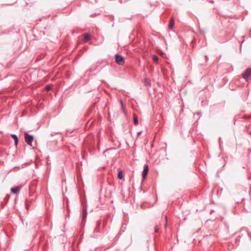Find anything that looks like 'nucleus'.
<instances>
[{
  "instance_id": "nucleus-8",
  "label": "nucleus",
  "mask_w": 251,
  "mask_h": 251,
  "mask_svg": "<svg viewBox=\"0 0 251 251\" xmlns=\"http://www.w3.org/2000/svg\"><path fill=\"white\" fill-rule=\"evenodd\" d=\"M174 21L173 18H171L170 21L169 27L170 29H172L174 27Z\"/></svg>"
},
{
  "instance_id": "nucleus-7",
  "label": "nucleus",
  "mask_w": 251,
  "mask_h": 251,
  "mask_svg": "<svg viewBox=\"0 0 251 251\" xmlns=\"http://www.w3.org/2000/svg\"><path fill=\"white\" fill-rule=\"evenodd\" d=\"M11 136L13 138L15 145L16 146L18 143V138L16 134H12L11 135Z\"/></svg>"
},
{
  "instance_id": "nucleus-6",
  "label": "nucleus",
  "mask_w": 251,
  "mask_h": 251,
  "mask_svg": "<svg viewBox=\"0 0 251 251\" xmlns=\"http://www.w3.org/2000/svg\"><path fill=\"white\" fill-rule=\"evenodd\" d=\"M87 215V209L86 208H84L83 209L82 212V222H84L85 221Z\"/></svg>"
},
{
  "instance_id": "nucleus-19",
  "label": "nucleus",
  "mask_w": 251,
  "mask_h": 251,
  "mask_svg": "<svg viewBox=\"0 0 251 251\" xmlns=\"http://www.w3.org/2000/svg\"><path fill=\"white\" fill-rule=\"evenodd\" d=\"M242 43H243V41H242V43H241V46H242Z\"/></svg>"
},
{
  "instance_id": "nucleus-13",
  "label": "nucleus",
  "mask_w": 251,
  "mask_h": 251,
  "mask_svg": "<svg viewBox=\"0 0 251 251\" xmlns=\"http://www.w3.org/2000/svg\"><path fill=\"white\" fill-rule=\"evenodd\" d=\"M133 122H134V125H137L138 124V118L135 116H134V117H133Z\"/></svg>"
},
{
  "instance_id": "nucleus-18",
  "label": "nucleus",
  "mask_w": 251,
  "mask_h": 251,
  "mask_svg": "<svg viewBox=\"0 0 251 251\" xmlns=\"http://www.w3.org/2000/svg\"><path fill=\"white\" fill-rule=\"evenodd\" d=\"M167 226V223H166L165 226L166 227Z\"/></svg>"
},
{
  "instance_id": "nucleus-9",
  "label": "nucleus",
  "mask_w": 251,
  "mask_h": 251,
  "mask_svg": "<svg viewBox=\"0 0 251 251\" xmlns=\"http://www.w3.org/2000/svg\"><path fill=\"white\" fill-rule=\"evenodd\" d=\"M144 83L147 86H151V85L150 79L148 78H146L145 79Z\"/></svg>"
},
{
  "instance_id": "nucleus-15",
  "label": "nucleus",
  "mask_w": 251,
  "mask_h": 251,
  "mask_svg": "<svg viewBox=\"0 0 251 251\" xmlns=\"http://www.w3.org/2000/svg\"><path fill=\"white\" fill-rule=\"evenodd\" d=\"M158 228L157 227V226H156V227H155V232H158Z\"/></svg>"
},
{
  "instance_id": "nucleus-17",
  "label": "nucleus",
  "mask_w": 251,
  "mask_h": 251,
  "mask_svg": "<svg viewBox=\"0 0 251 251\" xmlns=\"http://www.w3.org/2000/svg\"><path fill=\"white\" fill-rule=\"evenodd\" d=\"M100 223L98 224V227L100 226Z\"/></svg>"
},
{
  "instance_id": "nucleus-20",
  "label": "nucleus",
  "mask_w": 251,
  "mask_h": 251,
  "mask_svg": "<svg viewBox=\"0 0 251 251\" xmlns=\"http://www.w3.org/2000/svg\"><path fill=\"white\" fill-rule=\"evenodd\" d=\"M165 219H166V220H167V217L166 216L165 217Z\"/></svg>"
},
{
  "instance_id": "nucleus-12",
  "label": "nucleus",
  "mask_w": 251,
  "mask_h": 251,
  "mask_svg": "<svg viewBox=\"0 0 251 251\" xmlns=\"http://www.w3.org/2000/svg\"><path fill=\"white\" fill-rule=\"evenodd\" d=\"M152 59L155 63H157L159 60L158 57L156 55L154 54L152 55Z\"/></svg>"
},
{
  "instance_id": "nucleus-10",
  "label": "nucleus",
  "mask_w": 251,
  "mask_h": 251,
  "mask_svg": "<svg viewBox=\"0 0 251 251\" xmlns=\"http://www.w3.org/2000/svg\"><path fill=\"white\" fill-rule=\"evenodd\" d=\"M90 36L88 34H85L84 36V40L85 42H86L90 40Z\"/></svg>"
},
{
  "instance_id": "nucleus-16",
  "label": "nucleus",
  "mask_w": 251,
  "mask_h": 251,
  "mask_svg": "<svg viewBox=\"0 0 251 251\" xmlns=\"http://www.w3.org/2000/svg\"><path fill=\"white\" fill-rule=\"evenodd\" d=\"M141 133H142V131H139V132H138L137 133H138V135H140L141 134Z\"/></svg>"
},
{
  "instance_id": "nucleus-2",
  "label": "nucleus",
  "mask_w": 251,
  "mask_h": 251,
  "mask_svg": "<svg viewBox=\"0 0 251 251\" xmlns=\"http://www.w3.org/2000/svg\"><path fill=\"white\" fill-rule=\"evenodd\" d=\"M115 59L116 63L120 65H122L125 63V58L122 56L118 54L115 55Z\"/></svg>"
},
{
  "instance_id": "nucleus-11",
  "label": "nucleus",
  "mask_w": 251,
  "mask_h": 251,
  "mask_svg": "<svg viewBox=\"0 0 251 251\" xmlns=\"http://www.w3.org/2000/svg\"><path fill=\"white\" fill-rule=\"evenodd\" d=\"M123 177V172L122 171H119L118 172V178L119 179H122Z\"/></svg>"
},
{
  "instance_id": "nucleus-4",
  "label": "nucleus",
  "mask_w": 251,
  "mask_h": 251,
  "mask_svg": "<svg viewBox=\"0 0 251 251\" xmlns=\"http://www.w3.org/2000/svg\"><path fill=\"white\" fill-rule=\"evenodd\" d=\"M148 172H149V167H148V165L146 164V165H145L144 168L143 173H142V176H143V179L146 178Z\"/></svg>"
},
{
  "instance_id": "nucleus-14",
  "label": "nucleus",
  "mask_w": 251,
  "mask_h": 251,
  "mask_svg": "<svg viewBox=\"0 0 251 251\" xmlns=\"http://www.w3.org/2000/svg\"><path fill=\"white\" fill-rule=\"evenodd\" d=\"M46 89L48 90V91H49L51 89V87L50 86H47L46 87Z\"/></svg>"
},
{
  "instance_id": "nucleus-1",
  "label": "nucleus",
  "mask_w": 251,
  "mask_h": 251,
  "mask_svg": "<svg viewBox=\"0 0 251 251\" xmlns=\"http://www.w3.org/2000/svg\"><path fill=\"white\" fill-rule=\"evenodd\" d=\"M25 142L30 147L32 146V141L33 140V136L29 135L27 133H25Z\"/></svg>"
},
{
  "instance_id": "nucleus-5",
  "label": "nucleus",
  "mask_w": 251,
  "mask_h": 251,
  "mask_svg": "<svg viewBox=\"0 0 251 251\" xmlns=\"http://www.w3.org/2000/svg\"><path fill=\"white\" fill-rule=\"evenodd\" d=\"M20 189H21V187H20V186L14 187L11 189V192L13 194H17V193H19Z\"/></svg>"
},
{
  "instance_id": "nucleus-3",
  "label": "nucleus",
  "mask_w": 251,
  "mask_h": 251,
  "mask_svg": "<svg viewBox=\"0 0 251 251\" xmlns=\"http://www.w3.org/2000/svg\"><path fill=\"white\" fill-rule=\"evenodd\" d=\"M242 75L245 79H247L250 77L251 76V68H247Z\"/></svg>"
}]
</instances>
